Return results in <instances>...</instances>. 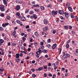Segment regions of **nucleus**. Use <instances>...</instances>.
I'll list each match as a JSON object with an SVG mask.
<instances>
[{"mask_svg": "<svg viewBox=\"0 0 78 78\" xmlns=\"http://www.w3.org/2000/svg\"><path fill=\"white\" fill-rule=\"evenodd\" d=\"M42 52L44 53H46L48 52V50H47L43 49V51H42Z\"/></svg>", "mask_w": 78, "mask_h": 78, "instance_id": "nucleus-22", "label": "nucleus"}, {"mask_svg": "<svg viewBox=\"0 0 78 78\" xmlns=\"http://www.w3.org/2000/svg\"><path fill=\"white\" fill-rule=\"evenodd\" d=\"M47 47L48 48L51 49V46L50 44H47Z\"/></svg>", "mask_w": 78, "mask_h": 78, "instance_id": "nucleus-20", "label": "nucleus"}, {"mask_svg": "<svg viewBox=\"0 0 78 78\" xmlns=\"http://www.w3.org/2000/svg\"><path fill=\"white\" fill-rule=\"evenodd\" d=\"M47 42H48V43H50L51 42V40L50 39H49L47 40Z\"/></svg>", "mask_w": 78, "mask_h": 78, "instance_id": "nucleus-46", "label": "nucleus"}, {"mask_svg": "<svg viewBox=\"0 0 78 78\" xmlns=\"http://www.w3.org/2000/svg\"><path fill=\"white\" fill-rule=\"evenodd\" d=\"M63 27H64V28L66 30H68V27L66 25H65L64 26H63Z\"/></svg>", "mask_w": 78, "mask_h": 78, "instance_id": "nucleus-16", "label": "nucleus"}, {"mask_svg": "<svg viewBox=\"0 0 78 78\" xmlns=\"http://www.w3.org/2000/svg\"><path fill=\"white\" fill-rule=\"evenodd\" d=\"M16 34V31L15 30H13V32L12 33V35L13 36H14Z\"/></svg>", "mask_w": 78, "mask_h": 78, "instance_id": "nucleus-31", "label": "nucleus"}, {"mask_svg": "<svg viewBox=\"0 0 78 78\" xmlns=\"http://www.w3.org/2000/svg\"><path fill=\"white\" fill-rule=\"evenodd\" d=\"M71 16V19H74L75 18V19H76V17H77V16H75V15H71L70 16Z\"/></svg>", "mask_w": 78, "mask_h": 78, "instance_id": "nucleus-14", "label": "nucleus"}, {"mask_svg": "<svg viewBox=\"0 0 78 78\" xmlns=\"http://www.w3.org/2000/svg\"><path fill=\"white\" fill-rule=\"evenodd\" d=\"M70 42V39H69L66 42V44H69Z\"/></svg>", "mask_w": 78, "mask_h": 78, "instance_id": "nucleus-43", "label": "nucleus"}, {"mask_svg": "<svg viewBox=\"0 0 78 78\" xmlns=\"http://www.w3.org/2000/svg\"><path fill=\"white\" fill-rule=\"evenodd\" d=\"M32 76L33 77H35L36 76L34 74H33L32 75Z\"/></svg>", "mask_w": 78, "mask_h": 78, "instance_id": "nucleus-56", "label": "nucleus"}, {"mask_svg": "<svg viewBox=\"0 0 78 78\" xmlns=\"http://www.w3.org/2000/svg\"><path fill=\"white\" fill-rule=\"evenodd\" d=\"M34 10L37 12H40V10H39V9H34Z\"/></svg>", "mask_w": 78, "mask_h": 78, "instance_id": "nucleus-23", "label": "nucleus"}, {"mask_svg": "<svg viewBox=\"0 0 78 78\" xmlns=\"http://www.w3.org/2000/svg\"><path fill=\"white\" fill-rule=\"evenodd\" d=\"M33 38H31V39H30V42H33Z\"/></svg>", "mask_w": 78, "mask_h": 78, "instance_id": "nucleus-58", "label": "nucleus"}, {"mask_svg": "<svg viewBox=\"0 0 78 78\" xmlns=\"http://www.w3.org/2000/svg\"><path fill=\"white\" fill-rule=\"evenodd\" d=\"M40 52H38V51H36V54L37 55H40Z\"/></svg>", "mask_w": 78, "mask_h": 78, "instance_id": "nucleus-38", "label": "nucleus"}, {"mask_svg": "<svg viewBox=\"0 0 78 78\" xmlns=\"http://www.w3.org/2000/svg\"><path fill=\"white\" fill-rule=\"evenodd\" d=\"M66 47L67 48H69V45L68 44H67L66 46Z\"/></svg>", "mask_w": 78, "mask_h": 78, "instance_id": "nucleus-33", "label": "nucleus"}, {"mask_svg": "<svg viewBox=\"0 0 78 78\" xmlns=\"http://www.w3.org/2000/svg\"><path fill=\"white\" fill-rule=\"evenodd\" d=\"M47 7H48V8H51V7H52V6L51 5H47Z\"/></svg>", "mask_w": 78, "mask_h": 78, "instance_id": "nucleus-42", "label": "nucleus"}, {"mask_svg": "<svg viewBox=\"0 0 78 78\" xmlns=\"http://www.w3.org/2000/svg\"><path fill=\"white\" fill-rule=\"evenodd\" d=\"M51 13V15H53V16H56L57 14V11H55L53 10L52 11Z\"/></svg>", "mask_w": 78, "mask_h": 78, "instance_id": "nucleus-2", "label": "nucleus"}, {"mask_svg": "<svg viewBox=\"0 0 78 78\" xmlns=\"http://www.w3.org/2000/svg\"><path fill=\"white\" fill-rule=\"evenodd\" d=\"M60 18L61 19H62V20L63 19H64V18L62 17V16H60Z\"/></svg>", "mask_w": 78, "mask_h": 78, "instance_id": "nucleus-53", "label": "nucleus"}, {"mask_svg": "<svg viewBox=\"0 0 78 78\" xmlns=\"http://www.w3.org/2000/svg\"><path fill=\"white\" fill-rule=\"evenodd\" d=\"M0 16L1 17H3L5 16L4 14L3 13H2L1 14Z\"/></svg>", "mask_w": 78, "mask_h": 78, "instance_id": "nucleus-37", "label": "nucleus"}, {"mask_svg": "<svg viewBox=\"0 0 78 78\" xmlns=\"http://www.w3.org/2000/svg\"><path fill=\"white\" fill-rule=\"evenodd\" d=\"M34 13V11H31L29 12L30 14H33Z\"/></svg>", "mask_w": 78, "mask_h": 78, "instance_id": "nucleus-29", "label": "nucleus"}, {"mask_svg": "<svg viewBox=\"0 0 78 78\" xmlns=\"http://www.w3.org/2000/svg\"><path fill=\"white\" fill-rule=\"evenodd\" d=\"M70 4L69 2H68L65 5V7L67 8L70 6Z\"/></svg>", "mask_w": 78, "mask_h": 78, "instance_id": "nucleus-11", "label": "nucleus"}, {"mask_svg": "<svg viewBox=\"0 0 78 78\" xmlns=\"http://www.w3.org/2000/svg\"><path fill=\"white\" fill-rule=\"evenodd\" d=\"M57 46V44L56 43L54 44H53V45L51 46L52 49L54 50L56 48V46Z\"/></svg>", "mask_w": 78, "mask_h": 78, "instance_id": "nucleus-6", "label": "nucleus"}, {"mask_svg": "<svg viewBox=\"0 0 78 78\" xmlns=\"http://www.w3.org/2000/svg\"><path fill=\"white\" fill-rule=\"evenodd\" d=\"M44 48V46H41L40 47V48L41 50H43Z\"/></svg>", "mask_w": 78, "mask_h": 78, "instance_id": "nucleus-26", "label": "nucleus"}, {"mask_svg": "<svg viewBox=\"0 0 78 78\" xmlns=\"http://www.w3.org/2000/svg\"><path fill=\"white\" fill-rule=\"evenodd\" d=\"M43 23L45 25H47L48 23V20L47 19H44L43 20Z\"/></svg>", "mask_w": 78, "mask_h": 78, "instance_id": "nucleus-4", "label": "nucleus"}, {"mask_svg": "<svg viewBox=\"0 0 78 78\" xmlns=\"http://www.w3.org/2000/svg\"><path fill=\"white\" fill-rule=\"evenodd\" d=\"M1 55H2L3 56L4 55V51H2L1 54Z\"/></svg>", "mask_w": 78, "mask_h": 78, "instance_id": "nucleus-51", "label": "nucleus"}, {"mask_svg": "<svg viewBox=\"0 0 78 78\" xmlns=\"http://www.w3.org/2000/svg\"><path fill=\"white\" fill-rule=\"evenodd\" d=\"M19 56H20L21 57H22L23 56V55L22 53H20L19 54Z\"/></svg>", "mask_w": 78, "mask_h": 78, "instance_id": "nucleus-60", "label": "nucleus"}, {"mask_svg": "<svg viewBox=\"0 0 78 78\" xmlns=\"http://www.w3.org/2000/svg\"><path fill=\"white\" fill-rule=\"evenodd\" d=\"M43 67H40L38 68V70L39 71H41L42 70H43Z\"/></svg>", "mask_w": 78, "mask_h": 78, "instance_id": "nucleus-27", "label": "nucleus"}, {"mask_svg": "<svg viewBox=\"0 0 78 78\" xmlns=\"http://www.w3.org/2000/svg\"><path fill=\"white\" fill-rule=\"evenodd\" d=\"M34 44L35 46H37V45H38V43L36 42H35L34 43Z\"/></svg>", "mask_w": 78, "mask_h": 78, "instance_id": "nucleus-45", "label": "nucleus"}, {"mask_svg": "<svg viewBox=\"0 0 78 78\" xmlns=\"http://www.w3.org/2000/svg\"><path fill=\"white\" fill-rule=\"evenodd\" d=\"M6 18L7 19L9 20H10V17L9 16H6Z\"/></svg>", "mask_w": 78, "mask_h": 78, "instance_id": "nucleus-34", "label": "nucleus"}, {"mask_svg": "<svg viewBox=\"0 0 78 78\" xmlns=\"http://www.w3.org/2000/svg\"><path fill=\"white\" fill-rule=\"evenodd\" d=\"M23 53H24V54L25 55H27L28 54V52H27V51H23Z\"/></svg>", "mask_w": 78, "mask_h": 78, "instance_id": "nucleus-47", "label": "nucleus"}, {"mask_svg": "<svg viewBox=\"0 0 78 78\" xmlns=\"http://www.w3.org/2000/svg\"><path fill=\"white\" fill-rule=\"evenodd\" d=\"M16 62H20V59L19 58H18V59H17V58H16Z\"/></svg>", "mask_w": 78, "mask_h": 78, "instance_id": "nucleus-32", "label": "nucleus"}, {"mask_svg": "<svg viewBox=\"0 0 78 78\" xmlns=\"http://www.w3.org/2000/svg\"><path fill=\"white\" fill-rule=\"evenodd\" d=\"M74 55L76 56H78V53L75 52V53H74Z\"/></svg>", "mask_w": 78, "mask_h": 78, "instance_id": "nucleus-59", "label": "nucleus"}, {"mask_svg": "<svg viewBox=\"0 0 78 78\" xmlns=\"http://www.w3.org/2000/svg\"><path fill=\"white\" fill-rule=\"evenodd\" d=\"M16 15L17 16H20V13L19 12H17V13H16Z\"/></svg>", "mask_w": 78, "mask_h": 78, "instance_id": "nucleus-44", "label": "nucleus"}, {"mask_svg": "<svg viewBox=\"0 0 78 78\" xmlns=\"http://www.w3.org/2000/svg\"><path fill=\"white\" fill-rule=\"evenodd\" d=\"M15 9H16V10H17V11H19L20 9V5H17L16 6V7L15 8Z\"/></svg>", "mask_w": 78, "mask_h": 78, "instance_id": "nucleus-3", "label": "nucleus"}, {"mask_svg": "<svg viewBox=\"0 0 78 78\" xmlns=\"http://www.w3.org/2000/svg\"><path fill=\"white\" fill-rule=\"evenodd\" d=\"M30 27V26L29 25H27L26 26V29H27V28H29Z\"/></svg>", "mask_w": 78, "mask_h": 78, "instance_id": "nucleus-62", "label": "nucleus"}, {"mask_svg": "<svg viewBox=\"0 0 78 78\" xmlns=\"http://www.w3.org/2000/svg\"><path fill=\"white\" fill-rule=\"evenodd\" d=\"M24 34H25L24 33H22L20 34V35L22 36H23Z\"/></svg>", "mask_w": 78, "mask_h": 78, "instance_id": "nucleus-61", "label": "nucleus"}, {"mask_svg": "<svg viewBox=\"0 0 78 78\" xmlns=\"http://www.w3.org/2000/svg\"><path fill=\"white\" fill-rule=\"evenodd\" d=\"M33 7H39V5H33Z\"/></svg>", "mask_w": 78, "mask_h": 78, "instance_id": "nucleus-28", "label": "nucleus"}, {"mask_svg": "<svg viewBox=\"0 0 78 78\" xmlns=\"http://www.w3.org/2000/svg\"><path fill=\"white\" fill-rule=\"evenodd\" d=\"M48 30H49V28L46 26L43 28V30L45 32Z\"/></svg>", "mask_w": 78, "mask_h": 78, "instance_id": "nucleus-1", "label": "nucleus"}, {"mask_svg": "<svg viewBox=\"0 0 78 78\" xmlns=\"http://www.w3.org/2000/svg\"><path fill=\"white\" fill-rule=\"evenodd\" d=\"M58 13L62 15L64 14V12L63 10H60L58 11Z\"/></svg>", "mask_w": 78, "mask_h": 78, "instance_id": "nucleus-8", "label": "nucleus"}, {"mask_svg": "<svg viewBox=\"0 0 78 78\" xmlns=\"http://www.w3.org/2000/svg\"><path fill=\"white\" fill-rule=\"evenodd\" d=\"M16 44L15 43H12V46H13L15 47V46H16Z\"/></svg>", "mask_w": 78, "mask_h": 78, "instance_id": "nucleus-52", "label": "nucleus"}, {"mask_svg": "<svg viewBox=\"0 0 78 78\" xmlns=\"http://www.w3.org/2000/svg\"><path fill=\"white\" fill-rule=\"evenodd\" d=\"M68 9L69 11L70 12H73V9H72V7L69 6L68 7Z\"/></svg>", "mask_w": 78, "mask_h": 78, "instance_id": "nucleus-9", "label": "nucleus"}, {"mask_svg": "<svg viewBox=\"0 0 78 78\" xmlns=\"http://www.w3.org/2000/svg\"><path fill=\"white\" fill-rule=\"evenodd\" d=\"M31 71H32L33 72H35V69H31Z\"/></svg>", "mask_w": 78, "mask_h": 78, "instance_id": "nucleus-55", "label": "nucleus"}, {"mask_svg": "<svg viewBox=\"0 0 78 78\" xmlns=\"http://www.w3.org/2000/svg\"><path fill=\"white\" fill-rule=\"evenodd\" d=\"M0 44H2L4 43V40L3 39H0Z\"/></svg>", "mask_w": 78, "mask_h": 78, "instance_id": "nucleus-24", "label": "nucleus"}, {"mask_svg": "<svg viewBox=\"0 0 78 78\" xmlns=\"http://www.w3.org/2000/svg\"><path fill=\"white\" fill-rule=\"evenodd\" d=\"M26 40V38H25L24 37H23L22 38V40L23 41H25V40Z\"/></svg>", "mask_w": 78, "mask_h": 78, "instance_id": "nucleus-41", "label": "nucleus"}, {"mask_svg": "<svg viewBox=\"0 0 78 78\" xmlns=\"http://www.w3.org/2000/svg\"><path fill=\"white\" fill-rule=\"evenodd\" d=\"M70 56V55L69 54H67L66 55V56H64L63 57H63L64 59H65L67 57H69Z\"/></svg>", "mask_w": 78, "mask_h": 78, "instance_id": "nucleus-10", "label": "nucleus"}, {"mask_svg": "<svg viewBox=\"0 0 78 78\" xmlns=\"http://www.w3.org/2000/svg\"><path fill=\"white\" fill-rule=\"evenodd\" d=\"M58 50H59V54H60L62 51V48H60V49L58 48Z\"/></svg>", "mask_w": 78, "mask_h": 78, "instance_id": "nucleus-25", "label": "nucleus"}, {"mask_svg": "<svg viewBox=\"0 0 78 78\" xmlns=\"http://www.w3.org/2000/svg\"><path fill=\"white\" fill-rule=\"evenodd\" d=\"M4 8L5 6L2 5L1 6V7H0V10L2 11H4L5 10V9Z\"/></svg>", "mask_w": 78, "mask_h": 78, "instance_id": "nucleus-5", "label": "nucleus"}, {"mask_svg": "<svg viewBox=\"0 0 78 78\" xmlns=\"http://www.w3.org/2000/svg\"><path fill=\"white\" fill-rule=\"evenodd\" d=\"M4 30V28L2 27H0V31H2Z\"/></svg>", "mask_w": 78, "mask_h": 78, "instance_id": "nucleus-30", "label": "nucleus"}, {"mask_svg": "<svg viewBox=\"0 0 78 78\" xmlns=\"http://www.w3.org/2000/svg\"><path fill=\"white\" fill-rule=\"evenodd\" d=\"M29 12V9H26V11H25V13H27L28 12Z\"/></svg>", "mask_w": 78, "mask_h": 78, "instance_id": "nucleus-35", "label": "nucleus"}, {"mask_svg": "<svg viewBox=\"0 0 78 78\" xmlns=\"http://www.w3.org/2000/svg\"><path fill=\"white\" fill-rule=\"evenodd\" d=\"M35 35L37 37H39V35L38 34V33L37 32H35L34 33Z\"/></svg>", "mask_w": 78, "mask_h": 78, "instance_id": "nucleus-15", "label": "nucleus"}, {"mask_svg": "<svg viewBox=\"0 0 78 78\" xmlns=\"http://www.w3.org/2000/svg\"><path fill=\"white\" fill-rule=\"evenodd\" d=\"M3 4H4L6 6H7V3L6 2V0H3Z\"/></svg>", "mask_w": 78, "mask_h": 78, "instance_id": "nucleus-13", "label": "nucleus"}, {"mask_svg": "<svg viewBox=\"0 0 78 78\" xmlns=\"http://www.w3.org/2000/svg\"><path fill=\"white\" fill-rule=\"evenodd\" d=\"M43 75L45 77H46L47 76V74L46 73H44Z\"/></svg>", "mask_w": 78, "mask_h": 78, "instance_id": "nucleus-49", "label": "nucleus"}, {"mask_svg": "<svg viewBox=\"0 0 78 78\" xmlns=\"http://www.w3.org/2000/svg\"><path fill=\"white\" fill-rule=\"evenodd\" d=\"M71 33H72L73 34H76V32H74L73 31H71Z\"/></svg>", "mask_w": 78, "mask_h": 78, "instance_id": "nucleus-40", "label": "nucleus"}, {"mask_svg": "<svg viewBox=\"0 0 78 78\" xmlns=\"http://www.w3.org/2000/svg\"><path fill=\"white\" fill-rule=\"evenodd\" d=\"M41 9L42 10H44L45 9V8L44 6H41Z\"/></svg>", "mask_w": 78, "mask_h": 78, "instance_id": "nucleus-36", "label": "nucleus"}, {"mask_svg": "<svg viewBox=\"0 0 78 78\" xmlns=\"http://www.w3.org/2000/svg\"><path fill=\"white\" fill-rule=\"evenodd\" d=\"M22 50H24L25 47L24 46H22L21 48Z\"/></svg>", "mask_w": 78, "mask_h": 78, "instance_id": "nucleus-48", "label": "nucleus"}, {"mask_svg": "<svg viewBox=\"0 0 78 78\" xmlns=\"http://www.w3.org/2000/svg\"><path fill=\"white\" fill-rule=\"evenodd\" d=\"M65 16V17L66 18H68L69 17V13L67 12H65L64 13Z\"/></svg>", "mask_w": 78, "mask_h": 78, "instance_id": "nucleus-7", "label": "nucleus"}, {"mask_svg": "<svg viewBox=\"0 0 78 78\" xmlns=\"http://www.w3.org/2000/svg\"><path fill=\"white\" fill-rule=\"evenodd\" d=\"M33 18L34 19H36L37 18V16L35 14H34L33 15Z\"/></svg>", "mask_w": 78, "mask_h": 78, "instance_id": "nucleus-12", "label": "nucleus"}, {"mask_svg": "<svg viewBox=\"0 0 78 78\" xmlns=\"http://www.w3.org/2000/svg\"><path fill=\"white\" fill-rule=\"evenodd\" d=\"M16 22L17 23L20 24L22 23L21 22L19 21V20H17L16 21Z\"/></svg>", "mask_w": 78, "mask_h": 78, "instance_id": "nucleus-19", "label": "nucleus"}, {"mask_svg": "<svg viewBox=\"0 0 78 78\" xmlns=\"http://www.w3.org/2000/svg\"><path fill=\"white\" fill-rule=\"evenodd\" d=\"M56 31L55 30H54L53 31V34H55V33H56Z\"/></svg>", "mask_w": 78, "mask_h": 78, "instance_id": "nucleus-63", "label": "nucleus"}, {"mask_svg": "<svg viewBox=\"0 0 78 78\" xmlns=\"http://www.w3.org/2000/svg\"><path fill=\"white\" fill-rule=\"evenodd\" d=\"M68 54L66 52H63V57L65 56L66 55Z\"/></svg>", "mask_w": 78, "mask_h": 78, "instance_id": "nucleus-21", "label": "nucleus"}, {"mask_svg": "<svg viewBox=\"0 0 78 78\" xmlns=\"http://www.w3.org/2000/svg\"><path fill=\"white\" fill-rule=\"evenodd\" d=\"M55 63L57 65H58V63H59V62L58 61H57L56 62H55Z\"/></svg>", "mask_w": 78, "mask_h": 78, "instance_id": "nucleus-54", "label": "nucleus"}, {"mask_svg": "<svg viewBox=\"0 0 78 78\" xmlns=\"http://www.w3.org/2000/svg\"><path fill=\"white\" fill-rule=\"evenodd\" d=\"M31 4L32 5H34L35 4V2L34 1H32L31 2Z\"/></svg>", "mask_w": 78, "mask_h": 78, "instance_id": "nucleus-64", "label": "nucleus"}, {"mask_svg": "<svg viewBox=\"0 0 78 78\" xmlns=\"http://www.w3.org/2000/svg\"><path fill=\"white\" fill-rule=\"evenodd\" d=\"M19 54H16V58H19L20 57Z\"/></svg>", "mask_w": 78, "mask_h": 78, "instance_id": "nucleus-18", "label": "nucleus"}, {"mask_svg": "<svg viewBox=\"0 0 78 78\" xmlns=\"http://www.w3.org/2000/svg\"><path fill=\"white\" fill-rule=\"evenodd\" d=\"M44 44V42H41V43L40 44V45H43Z\"/></svg>", "mask_w": 78, "mask_h": 78, "instance_id": "nucleus-57", "label": "nucleus"}, {"mask_svg": "<svg viewBox=\"0 0 78 78\" xmlns=\"http://www.w3.org/2000/svg\"><path fill=\"white\" fill-rule=\"evenodd\" d=\"M21 20L22 21H25L26 20V18L23 16L21 18Z\"/></svg>", "mask_w": 78, "mask_h": 78, "instance_id": "nucleus-17", "label": "nucleus"}, {"mask_svg": "<svg viewBox=\"0 0 78 78\" xmlns=\"http://www.w3.org/2000/svg\"><path fill=\"white\" fill-rule=\"evenodd\" d=\"M0 71L1 72H3V71H4V69L1 68L0 69Z\"/></svg>", "mask_w": 78, "mask_h": 78, "instance_id": "nucleus-39", "label": "nucleus"}, {"mask_svg": "<svg viewBox=\"0 0 78 78\" xmlns=\"http://www.w3.org/2000/svg\"><path fill=\"white\" fill-rule=\"evenodd\" d=\"M6 26L4 24H2V27H4V28Z\"/></svg>", "mask_w": 78, "mask_h": 78, "instance_id": "nucleus-50", "label": "nucleus"}]
</instances>
